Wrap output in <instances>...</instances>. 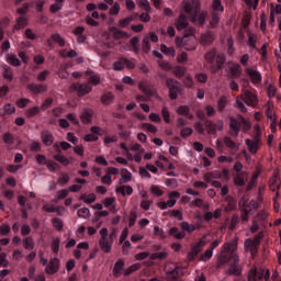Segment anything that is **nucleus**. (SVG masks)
<instances>
[{
	"label": "nucleus",
	"mask_w": 281,
	"mask_h": 281,
	"mask_svg": "<svg viewBox=\"0 0 281 281\" xmlns=\"http://www.w3.org/2000/svg\"><path fill=\"white\" fill-rule=\"evenodd\" d=\"M205 245H207V237H202L192 246L191 251L188 254V260H196V257L201 254Z\"/></svg>",
	"instance_id": "nucleus-8"
},
{
	"label": "nucleus",
	"mask_w": 281,
	"mask_h": 281,
	"mask_svg": "<svg viewBox=\"0 0 281 281\" xmlns=\"http://www.w3.org/2000/svg\"><path fill=\"white\" fill-rule=\"evenodd\" d=\"M24 248L25 249H34V240L30 237L24 239Z\"/></svg>",
	"instance_id": "nucleus-56"
},
{
	"label": "nucleus",
	"mask_w": 281,
	"mask_h": 281,
	"mask_svg": "<svg viewBox=\"0 0 281 281\" xmlns=\"http://www.w3.org/2000/svg\"><path fill=\"white\" fill-rule=\"evenodd\" d=\"M5 60L9 65H12L13 67H21V59H19V57H16V55L14 54H8Z\"/></svg>",
	"instance_id": "nucleus-21"
},
{
	"label": "nucleus",
	"mask_w": 281,
	"mask_h": 281,
	"mask_svg": "<svg viewBox=\"0 0 281 281\" xmlns=\"http://www.w3.org/2000/svg\"><path fill=\"white\" fill-rule=\"evenodd\" d=\"M225 61V57L224 56H218L216 59L217 66H213L211 68L212 74H216V71H218L221 65H223V63Z\"/></svg>",
	"instance_id": "nucleus-46"
},
{
	"label": "nucleus",
	"mask_w": 281,
	"mask_h": 281,
	"mask_svg": "<svg viewBox=\"0 0 281 281\" xmlns=\"http://www.w3.org/2000/svg\"><path fill=\"white\" fill-rule=\"evenodd\" d=\"M136 3L143 10H146V12L150 11V2L148 0H136Z\"/></svg>",
	"instance_id": "nucleus-44"
},
{
	"label": "nucleus",
	"mask_w": 281,
	"mask_h": 281,
	"mask_svg": "<svg viewBox=\"0 0 281 281\" xmlns=\"http://www.w3.org/2000/svg\"><path fill=\"white\" fill-rule=\"evenodd\" d=\"M243 100L249 106H256V104H258V98H256L254 93H251L249 90L244 91L241 97H238L236 99V104H235V106L239 109L241 113L247 112V108H245V104H243Z\"/></svg>",
	"instance_id": "nucleus-3"
},
{
	"label": "nucleus",
	"mask_w": 281,
	"mask_h": 281,
	"mask_svg": "<svg viewBox=\"0 0 281 281\" xmlns=\"http://www.w3.org/2000/svg\"><path fill=\"white\" fill-rule=\"evenodd\" d=\"M80 121L82 124H89L91 122V119L93 117V111L92 110H83L80 115Z\"/></svg>",
	"instance_id": "nucleus-18"
},
{
	"label": "nucleus",
	"mask_w": 281,
	"mask_h": 281,
	"mask_svg": "<svg viewBox=\"0 0 281 281\" xmlns=\"http://www.w3.org/2000/svg\"><path fill=\"white\" fill-rule=\"evenodd\" d=\"M133 22V18H125L123 20H120L119 25L120 27H126L127 25H131V23Z\"/></svg>",
	"instance_id": "nucleus-54"
},
{
	"label": "nucleus",
	"mask_w": 281,
	"mask_h": 281,
	"mask_svg": "<svg viewBox=\"0 0 281 281\" xmlns=\"http://www.w3.org/2000/svg\"><path fill=\"white\" fill-rule=\"evenodd\" d=\"M149 120L150 122H155L156 124H159V122H161V116H159V114L157 113H150Z\"/></svg>",
	"instance_id": "nucleus-62"
},
{
	"label": "nucleus",
	"mask_w": 281,
	"mask_h": 281,
	"mask_svg": "<svg viewBox=\"0 0 281 281\" xmlns=\"http://www.w3.org/2000/svg\"><path fill=\"white\" fill-rule=\"evenodd\" d=\"M2 77L4 78V80H8L9 82H12V80L14 79V75L12 74V69H10V67H8V66H3Z\"/></svg>",
	"instance_id": "nucleus-27"
},
{
	"label": "nucleus",
	"mask_w": 281,
	"mask_h": 281,
	"mask_svg": "<svg viewBox=\"0 0 281 281\" xmlns=\"http://www.w3.org/2000/svg\"><path fill=\"white\" fill-rule=\"evenodd\" d=\"M154 236H159V238H166L164 229H161L159 226H154Z\"/></svg>",
	"instance_id": "nucleus-55"
},
{
	"label": "nucleus",
	"mask_w": 281,
	"mask_h": 281,
	"mask_svg": "<svg viewBox=\"0 0 281 281\" xmlns=\"http://www.w3.org/2000/svg\"><path fill=\"white\" fill-rule=\"evenodd\" d=\"M55 159L59 161V164H63V166H69V159L63 155H56Z\"/></svg>",
	"instance_id": "nucleus-53"
},
{
	"label": "nucleus",
	"mask_w": 281,
	"mask_h": 281,
	"mask_svg": "<svg viewBox=\"0 0 281 281\" xmlns=\"http://www.w3.org/2000/svg\"><path fill=\"white\" fill-rule=\"evenodd\" d=\"M140 268H142L140 263H134L130 268L124 270V276H131V273H133V271H137Z\"/></svg>",
	"instance_id": "nucleus-45"
},
{
	"label": "nucleus",
	"mask_w": 281,
	"mask_h": 281,
	"mask_svg": "<svg viewBox=\"0 0 281 281\" xmlns=\"http://www.w3.org/2000/svg\"><path fill=\"white\" fill-rule=\"evenodd\" d=\"M99 234L101 236L99 240L100 248L105 254H111V249L113 247V233L109 235V229L101 228Z\"/></svg>",
	"instance_id": "nucleus-5"
},
{
	"label": "nucleus",
	"mask_w": 281,
	"mask_h": 281,
	"mask_svg": "<svg viewBox=\"0 0 281 281\" xmlns=\"http://www.w3.org/2000/svg\"><path fill=\"white\" fill-rule=\"evenodd\" d=\"M213 10H217L218 12H223L224 8H223V4H221V0H214L213 1Z\"/></svg>",
	"instance_id": "nucleus-64"
},
{
	"label": "nucleus",
	"mask_w": 281,
	"mask_h": 281,
	"mask_svg": "<svg viewBox=\"0 0 281 281\" xmlns=\"http://www.w3.org/2000/svg\"><path fill=\"white\" fill-rule=\"evenodd\" d=\"M121 181L123 183H128V181H131V179H133V175L131 173V171H128V169H123L121 171Z\"/></svg>",
	"instance_id": "nucleus-32"
},
{
	"label": "nucleus",
	"mask_w": 281,
	"mask_h": 281,
	"mask_svg": "<svg viewBox=\"0 0 281 281\" xmlns=\"http://www.w3.org/2000/svg\"><path fill=\"white\" fill-rule=\"evenodd\" d=\"M42 142L45 146H52L54 144V136L49 132H43Z\"/></svg>",
	"instance_id": "nucleus-23"
},
{
	"label": "nucleus",
	"mask_w": 281,
	"mask_h": 281,
	"mask_svg": "<svg viewBox=\"0 0 281 281\" xmlns=\"http://www.w3.org/2000/svg\"><path fill=\"white\" fill-rule=\"evenodd\" d=\"M229 70L232 76H234L235 78H238V76H240V65L229 64Z\"/></svg>",
	"instance_id": "nucleus-34"
},
{
	"label": "nucleus",
	"mask_w": 281,
	"mask_h": 281,
	"mask_svg": "<svg viewBox=\"0 0 281 281\" xmlns=\"http://www.w3.org/2000/svg\"><path fill=\"white\" fill-rule=\"evenodd\" d=\"M223 121H217L216 123H212L210 121L206 122L209 133H216V131H223Z\"/></svg>",
	"instance_id": "nucleus-17"
},
{
	"label": "nucleus",
	"mask_w": 281,
	"mask_h": 281,
	"mask_svg": "<svg viewBox=\"0 0 281 281\" xmlns=\"http://www.w3.org/2000/svg\"><path fill=\"white\" fill-rule=\"evenodd\" d=\"M47 168H48V170L56 172V170L60 169V166H58V164H56L55 161H48Z\"/></svg>",
	"instance_id": "nucleus-58"
},
{
	"label": "nucleus",
	"mask_w": 281,
	"mask_h": 281,
	"mask_svg": "<svg viewBox=\"0 0 281 281\" xmlns=\"http://www.w3.org/2000/svg\"><path fill=\"white\" fill-rule=\"evenodd\" d=\"M80 199H81V201L83 202V203H95V194H93V193H90V194H82L81 196H80Z\"/></svg>",
	"instance_id": "nucleus-41"
},
{
	"label": "nucleus",
	"mask_w": 281,
	"mask_h": 281,
	"mask_svg": "<svg viewBox=\"0 0 281 281\" xmlns=\"http://www.w3.org/2000/svg\"><path fill=\"white\" fill-rule=\"evenodd\" d=\"M112 34L114 38H128V34L124 31H120L116 27L112 29Z\"/></svg>",
	"instance_id": "nucleus-37"
},
{
	"label": "nucleus",
	"mask_w": 281,
	"mask_h": 281,
	"mask_svg": "<svg viewBox=\"0 0 281 281\" xmlns=\"http://www.w3.org/2000/svg\"><path fill=\"white\" fill-rule=\"evenodd\" d=\"M212 41H214V36H212L211 33H205L200 38V42L202 43V45H210Z\"/></svg>",
	"instance_id": "nucleus-38"
},
{
	"label": "nucleus",
	"mask_w": 281,
	"mask_h": 281,
	"mask_svg": "<svg viewBox=\"0 0 281 281\" xmlns=\"http://www.w3.org/2000/svg\"><path fill=\"white\" fill-rule=\"evenodd\" d=\"M176 27L177 30H186L188 27V18L183 13L180 14Z\"/></svg>",
	"instance_id": "nucleus-25"
},
{
	"label": "nucleus",
	"mask_w": 281,
	"mask_h": 281,
	"mask_svg": "<svg viewBox=\"0 0 281 281\" xmlns=\"http://www.w3.org/2000/svg\"><path fill=\"white\" fill-rule=\"evenodd\" d=\"M50 247H52L54 254H58V251H60V238L59 237L53 238Z\"/></svg>",
	"instance_id": "nucleus-36"
},
{
	"label": "nucleus",
	"mask_w": 281,
	"mask_h": 281,
	"mask_svg": "<svg viewBox=\"0 0 281 281\" xmlns=\"http://www.w3.org/2000/svg\"><path fill=\"white\" fill-rule=\"evenodd\" d=\"M89 214H90V211L87 207H82L78 211V216H81L82 218H87Z\"/></svg>",
	"instance_id": "nucleus-63"
},
{
	"label": "nucleus",
	"mask_w": 281,
	"mask_h": 281,
	"mask_svg": "<svg viewBox=\"0 0 281 281\" xmlns=\"http://www.w3.org/2000/svg\"><path fill=\"white\" fill-rule=\"evenodd\" d=\"M52 38H53V41H55V43H58V45H60V47H64V45H65V40H64L60 35L54 34V35L52 36Z\"/></svg>",
	"instance_id": "nucleus-57"
},
{
	"label": "nucleus",
	"mask_w": 281,
	"mask_h": 281,
	"mask_svg": "<svg viewBox=\"0 0 281 281\" xmlns=\"http://www.w3.org/2000/svg\"><path fill=\"white\" fill-rule=\"evenodd\" d=\"M265 236L262 233H258L254 240L246 239L245 241V249L246 251H251L252 256L256 254V249H258L260 245V239Z\"/></svg>",
	"instance_id": "nucleus-12"
},
{
	"label": "nucleus",
	"mask_w": 281,
	"mask_h": 281,
	"mask_svg": "<svg viewBox=\"0 0 281 281\" xmlns=\"http://www.w3.org/2000/svg\"><path fill=\"white\" fill-rule=\"evenodd\" d=\"M10 25V18H2L0 20V30H5Z\"/></svg>",
	"instance_id": "nucleus-59"
},
{
	"label": "nucleus",
	"mask_w": 281,
	"mask_h": 281,
	"mask_svg": "<svg viewBox=\"0 0 281 281\" xmlns=\"http://www.w3.org/2000/svg\"><path fill=\"white\" fill-rule=\"evenodd\" d=\"M246 74L254 85H259V82H262V76L258 70L248 67L246 68Z\"/></svg>",
	"instance_id": "nucleus-15"
},
{
	"label": "nucleus",
	"mask_w": 281,
	"mask_h": 281,
	"mask_svg": "<svg viewBox=\"0 0 281 281\" xmlns=\"http://www.w3.org/2000/svg\"><path fill=\"white\" fill-rule=\"evenodd\" d=\"M29 89L30 91H32V93H35V94L45 93V91H47V86L31 83L29 85Z\"/></svg>",
	"instance_id": "nucleus-20"
},
{
	"label": "nucleus",
	"mask_w": 281,
	"mask_h": 281,
	"mask_svg": "<svg viewBox=\"0 0 281 281\" xmlns=\"http://www.w3.org/2000/svg\"><path fill=\"white\" fill-rule=\"evenodd\" d=\"M176 45L183 47L188 52L196 49V37L194 35H184L182 38L176 37Z\"/></svg>",
	"instance_id": "nucleus-7"
},
{
	"label": "nucleus",
	"mask_w": 281,
	"mask_h": 281,
	"mask_svg": "<svg viewBox=\"0 0 281 281\" xmlns=\"http://www.w3.org/2000/svg\"><path fill=\"white\" fill-rule=\"evenodd\" d=\"M189 113H190V108H188L187 105H180L177 109V114L178 115H189Z\"/></svg>",
	"instance_id": "nucleus-50"
},
{
	"label": "nucleus",
	"mask_w": 281,
	"mask_h": 281,
	"mask_svg": "<svg viewBox=\"0 0 281 281\" xmlns=\"http://www.w3.org/2000/svg\"><path fill=\"white\" fill-rule=\"evenodd\" d=\"M245 143H246L248 151L251 155H256V153H258V150H260V148L262 146V140H260V138L258 136L255 138H247Z\"/></svg>",
	"instance_id": "nucleus-10"
},
{
	"label": "nucleus",
	"mask_w": 281,
	"mask_h": 281,
	"mask_svg": "<svg viewBox=\"0 0 281 281\" xmlns=\"http://www.w3.org/2000/svg\"><path fill=\"white\" fill-rule=\"evenodd\" d=\"M149 190L151 194H155V196H161L164 194V190H161V188H159L158 186H151Z\"/></svg>",
	"instance_id": "nucleus-49"
},
{
	"label": "nucleus",
	"mask_w": 281,
	"mask_h": 281,
	"mask_svg": "<svg viewBox=\"0 0 281 281\" xmlns=\"http://www.w3.org/2000/svg\"><path fill=\"white\" fill-rule=\"evenodd\" d=\"M14 111H16L14 105L8 103L3 106V109L0 110V115H10V114L14 113Z\"/></svg>",
	"instance_id": "nucleus-30"
},
{
	"label": "nucleus",
	"mask_w": 281,
	"mask_h": 281,
	"mask_svg": "<svg viewBox=\"0 0 281 281\" xmlns=\"http://www.w3.org/2000/svg\"><path fill=\"white\" fill-rule=\"evenodd\" d=\"M173 75L176 78H183V76H186V68L181 66L175 67Z\"/></svg>",
	"instance_id": "nucleus-42"
},
{
	"label": "nucleus",
	"mask_w": 281,
	"mask_h": 281,
	"mask_svg": "<svg viewBox=\"0 0 281 281\" xmlns=\"http://www.w3.org/2000/svg\"><path fill=\"white\" fill-rule=\"evenodd\" d=\"M169 267H170V269H173V270H168V266L165 268V270L171 278H177L178 276H183V271L181 270L180 267L176 268L175 263L169 265Z\"/></svg>",
	"instance_id": "nucleus-19"
},
{
	"label": "nucleus",
	"mask_w": 281,
	"mask_h": 281,
	"mask_svg": "<svg viewBox=\"0 0 281 281\" xmlns=\"http://www.w3.org/2000/svg\"><path fill=\"white\" fill-rule=\"evenodd\" d=\"M58 269H60V259L54 258L49 260L45 271L48 276H54V273H58Z\"/></svg>",
	"instance_id": "nucleus-14"
},
{
	"label": "nucleus",
	"mask_w": 281,
	"mask_h": 281,
	"mask_svg": "<svg viewBox=\"0 0 281 281\" xmlns=\"http://www.w3.org/2000/svg\"><path fill=\"white\" fill-rule=\"evenodd\" d=\"M181 198V193L173 191L169 193V200L167 201L169 207H175L177 205V199Z\"/></svg>",
	"instance_id": "nucleus-22"
},
{
	"label": "nucleus",
	"mask_w": 281,
	"mask_h": 281,
	"mask_svg": "<svg viewBox=\"0 0 281 281\" xmlns=\"http://www.w3.org/2000/svg\"><path fill=\"white\" fill-rule=\"evenodd\" d=\"M267 216H269V213L261 212L259 215H257L256 220L254 221L250 232L251 234H256L258 232V223H262L263 221H267Z\"/></svg>",
	"instance_id": "nucleus-16"
},
{
	"label": "nucleus",
	"mask_w": 281,
	"mask_h": 281,
	"mask_svg": "<svg viewBox=\"0 0 281 281\" xmlns=\"http://www.w3.org/2000/svg\"><path fill=\"white\" fill-rule=\"evenodd\" d=\"M47 76H49V71L48 70H44V71H42V72H40L37 75V80L40 82H43V81H45L47 79Z\"/></svg>",
	"instance_id": "nucleus-61"
},
{
	"label": "nucleus",
	"mask_w": 281,
	"mask_h": 281,
	"mask_svg": "<svg viewBox=\"0 0 281 281\" xmlns=\"http://www.w3.org/2000/svg\"><path fill=\"white\" fill-rule=\"evenodd\" d=\"M140 128L143 131H147V133H153L155 135V133H157V126L150 124V123H143L140 125Z\"/></svg>",
	"instance_id": "nucleus-33"
},
{
	"label": "nucleus",
	"mask_w": 281,
	"mask_h": 281,
	"mask_svg": "<svg viewBox=\"0 0 281 281\" xmlns=\"http://www.w3.org/2000/svg\"><path fill=\"white\" fill-rule=\"evenodd\" d=\"M217 161L220 164H232L234 161V158L232 156H220L217 157Z\"/></svg>",
	"instance_id": "nucleus-52"
},
{
	"label": "nucleus",
	"mask_w": 281,
	"mask_h": 281,
	"mask_svg": "<svg viewBox=\"0 0 281 281\" xmlns=\"http://www.w3.org/2000/svg\"><path fill=\"white\" fill-rule=\"evenodd\" d=\"M138 89H139V91H142L143 93H145V95H150V90H148V83H146V82H139V83H138Z\"/></svg>",
	"instance_id": "nucleus-51"
},
{
	"label": "nucleus",
	"mask_w": 281,
	"mask_h": 281,
	"mask_svg": "<svg viewBox=\"0 0 281 281\" xmlns=\"http://www.w3.org/2000/svg\"><path fill=\"white\" fill-rule=\"evenodd\" d=\"M116 192H120V194H123V196L133 194V188L131 186H123L116 188Z\"/></svg>",
	"instance_id": "nucleus-31"
},
{
	"label": "nucleus",
	"mask_w": 281,
	"mask_h": 281,
	"mask_svg": "<svg viewBox=\"0 0 281 281\" xmlns=\"http://www.w3.org/2000/svg\"><path fill=\"white\" fill-rule=\"evenodd\" d=\"M113 100H114V97H113V93L111 92H106L101 97L102 104H111Z\"/></svg>",
	"instance_id": "nucleus-39"
},
{
	"label": "nucleus",
	"mask_w": 281,
	"mask_h": 281,
	"mask_svg": "<svg viewBox=\"0 0 281 281\" xmlns=\"http://www.w3.org/2000/svg\"><path fill=\"white\" fill-rule=\"evenodd\" d=\"M60 56H63V58H76V56H78V53H76V50H67V49H63L60 50Z\"/></svg>",
	"instance_id": "nucleus-40"
},
{
	"label": "nucleus",
	"mask_w": 281,
	"mask_h": 281,
	"mask_svg": "<svg viewBox=\"0 0 281 281\" xmlns=\"http://www.w3.org/2000/svg\"><path fill=\"white\" fill-rule=\"evenodd\" d=\"M41 109L38 106H34L29 109L25 113H26V117H34V115H38Z\"/></svg>",
	"instance_id": "nucleus-48"
},
{
	"label": "nucleus",
	"mask_w": 281,
	"mask_h": 281,
	"mask_svg": "<svg viewBox=\"0 0 281 281\" xmlns=\"http://www.w3.org/2000/svg\"><path fill=\"white\" fill-rule=\"evenodd\" d=\"M238 249V243L233 240L224 246V250L221 252V262H229L228 273L229 276H240V267H238V255L235 254Z\"/></svg>",
	"instance_id": "nucleus-1"
},
{
	"label": "nucleus",
	"mask_w": 281,
	"mask_h": 281,
	"mask_svg": "<svg viewBox=\"0 0 281 281\" xmlns=\"http://www.w3.org/2000/svg\"><path fill=\"white\" fill-rule=\"evenodd\" d=\"M239 207L241 209V212H244L241 216L243 221H249V215L254 214L256 210H258V202H256V200L249 201V198L245 195L239 201Z\"/></svg>",
	"instance_id": "nucleus-4"
},
{
	"label": "nucleus",
	"mask_w": 281,
	"mask_h": 281,
	"mask_svg": "<svg viewBox=\"0 0 281 281\" xmlns=\"http://www.w3.org/2000/svg\"><path fill=\"white\" fill-rule=\"evenodd\" d=\"M91 86L88 83H72L70 86V91L77 93V95L82 97L87 95L91 91Z\"/></svg>",
	"instance_id": "nucleus-11"
},
{
	"label": "nucleus",
	"mask_w": 281,
	"mask_h": 281,
	"mask_svg": "<svg viewBox=\"0 0 281 281\" xmlns=\"http://www.w3.org/2000/svg\"><path fill=\"white\" fill-rule=\"evenodd\" d=\"M182 10L190 15L192 23L195 25H203L205 22V12L199 9V2L189 0L182 2Z\"/></svg>",
	"instance_id": "nucleus-2"
},
{
	"label": "nucleus",
	"mask_w": 281,
	"mask_h": 281,
	"mask_svg": "<svg viewBox=\"0 0 281 281\" xmlns=\"http://www.w3.org/2000/svg\"><path fill=\"white\" fill-rule=\"evenodd\" d=\"M160 52L165 54V56H171V58H175L177 56V52L173 47H168L166 44L160 45Z\"/></svg>",
	"instance_id": "nucleus-24"
},
{
	"label": "nucleus",
	"mask_w": 281,
	"mask_h": 281,
	"mask_svg": "<svg viewBox=\"0 0 281 281\" xmlns=\"http://www.w3.org/2000/svg\"><path fill=\"white\" fill-rule=\"evenodd\" d=\"M212 256H214V251L212 250V248H210L202 255L201 260H210Z\"/></svg>",
	"instance_id": "nucleus-60"
},
{
	"label": "nucleus",
	"mask_w": 281,
	"mask_h": 281,
	"mask_svg": "<svg viewBox=\"0 0 281 281\" xmlns=\"http://www.w3.org/2000/svg\"><path fill=\"white\" fill-rule=\"evenodd\" d=\"M240 126L244 128V131H249L251 128V123L249 121L245 120V117L238 115L237 121L234 117H231V134L236 136L238 135V131H240Z\"/></svg>",
	"instance_id": "nucleus-6"
},
{
	"label": "nucleus",
	"mask_w": 281,
	"mask_h": 281,
	"mask_svg": "<svg viewBox=\"0 0 281 281\" xmlns=\"http://www.w3.org/2000/svg\"><path fill=\"white\" fill-rule=\"evenodd\" d=\"M181 229H183L184 232H189V234H191V232L196 231V225L188 224L187 222H182Z\"/></svg>",
	"instance_id": "nucleus-43"
},
{
	"label": "nucleus",
	"mask_w": 281,
	"mask_h": 281,
	"mask_svg": "<svg viewBox=\"0 0 281 281\" xmlns=\"http://www.w3.org/2000/svg\"><path fill=\"white\" fill-rule=\"evenodd\" d=\"M167 87L169 89L171 100H176V98L181 89V85H179L177 82V80H175V79H168Z\"/></svg>",
	"instance_id": "nucleus-13"
},
{
	"label": "nucleus",
	"mask_w": 281,
	"mask_h": 281,
	"mask_svg": "<svg viewBox=\"0 0 281 281\" xmlns=\"http://www.w3.org/2000/svg\"><path fill=\"white\" fill-rule=\"evenodd\" d=\"M122 269H124V262L122 260L116 261L113 268V273L116 278L122 273Z\"/></svg>",
	"instance_id": "nucleus-35"
},
{
	"label": "nucleus",
	"mask_w": 281,
	"mask_h": 281,
	"mask_svg": "<svg viewBox=\"0 0 281 281\" xmlns=\"http://www.w3.org/2000/svg\"><path fill=\"white\" fill-rule=\"evenodd\" d=\"M262 278L269 280V270L254 268L248 272V281H260Z\"/></svg>",
	"instance_id": "nucleus-9"
},
{
	"label": "nucleus",
	"mask_w": 281,
	"mask_h": 281,
	"mask_svg": "<svg viewBox=\"0 0 281 281\" xmlns=\"http://www.w3.org/2000/svg\"><path fill=\"white\" fill-rule=\"evenodd\" d=\"M25 25H27V19L25 16H20L16 20L15 26L13 27V32H16V30H23Z\"/></svg>",
	"instance_id": "nucleus-28"
},
{
	"label": "nucleus",
	"mask_w": 281,
	"mask_h": 281,
	"mask_svg": "<svg viewBox=\"0 0 281 281\" xmlns=\"http://www.w3.org/2000/svg\"><path fill=\"white\" fill-rule=\"evenodd\" d=\"M161 115L164 122H166V124H170V111H168V108H162Z\"/></svg>",
	"instance_id": "nucleus-47"
},
{
	"label": "nucleus",
	"mask_w": 281,
	"mask_h": 281,
	"mask_svg": "<svg viewBox=\"0 0 281 281\" xmlns=\"http://www.w3.org/2000/svg\"><path fill=\"white\" fill-rule=\"evenodd\" d=\"M170 236H173L178 240H181V238H186V233L184 232H179V228L172 227L169 231Z\"/></svg>",
	"instance_id": "nucleus-29"
},
{
	"label": "nucleus",
	"mask_w": 281,
	"mask_h": 281,
	"mask_svg": "<svg viewBox=\"0 0 281 281\" xmlns=\"http://www.w3.org/2000/svg\"><path fill=\"white\" fill-rule=\"evenodd\" d=\"M55 3H53L49 8V11L53 14H56V12H60V10H63V3L65 0H54Z\"/></svg>",
	"instance_id": "nucleus-26"
}]
</instances>
